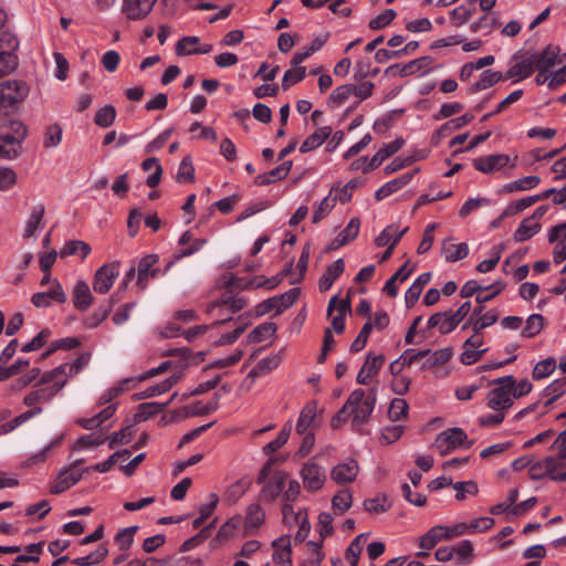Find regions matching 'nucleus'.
Listing matches in <instances>:
<instances>
[{"mask_svg":"<svg viewBox=\"0 0 566 566\" xmlns=\"http://www.w3.org/2000/svg\"><path fill=\"white\" fill-rule=\"evenodd\" d=\"M499 319V312L494 308L488 311L481 316L473 317L470 316L467 322L462 325V331L467 328H471L472 332L482 333V331L493 324H495Z\"/></svg>","mask_w":566,"mask_h":566,"instance_id":"nucleus-31","label":"nucleus"},{"mask_svg":"<svg viewBox=\"0 0 566 566\" xmlns=\"http://www.w3.org/2000/svg\"><path fill=\"white\" fill-rule=\"evenodd\" d=\"M217 409V403H203L197 401L192 405L182 407L177 415L179 417H193V416H206L213 412Z\"/></svg>","mask_w":566,"mask_h":566,"instance_id":"nucleus-50","label":"nucleus"},{"mask_svg":"<svg viewBox=\"0 0 566 566\" xmlns=\"http://www.w3.org/2000/svg\"><path fill=\"white\" fill-rule=\"evenodd\" d=\"M376 389H371L368 396H366L365 390L361 388L353 390L345 405L332 418V427L336 429L352 418V427L360 431L361 427L369 421L376 406Z\"/></svg>","mask_w":566,"mask_h":566,"instance_id":"nucleus-1","label":"nucleus"},{"mask_svg":"<svg viewBox=\"0 0 566 566\" xmlns=\"http://www.w3.org/2000/svg\"><path fill=\"white\" fill-rule=\"evenodd\" d=\"M441 541H447L444 525H436L419 538V547L430 551Z\"/></svg>","mask_w":566,"mask_h":566,"instance_id":"nucleus-40","label":"nucleus"},{"mask_svg":"<svg viewBox=\"0 0 566 566\" xmlns=\"http://www.w3.org/2000/svg\"><path fill=\"white\" fill-rule=\"evenodd\" d=\"M176 180L179 184L192 182L195 180V167L190 156H186L181 160L176 175Z\"/></svg>","mask_w":566,"mask_h":566,"instance_id":"nucleus-63","label":"nucleus"},{"mask_svg":"<svg viewBox=\"0 0 566 566\" xmlns=\"http://www.w3.org/2000/svg\"><path fill=\"white\" fill-rule=\"evenodd\" d=\"M332 133L333 128L331 126L319 127L305 138L300 147V151L305 154L318 148L332 135Z\"/></svg>","mask_w":566,"mask_h":566,"instance_id":"nucleus-34","label":"nucleus"},{"mask_svg":"<svg viewBox=\"0 0 566 566\" xmlns=\"http://www.w3.org/2000/svg\"><path fill=\"white\" fill-rule=\"evenodd\" d=\"M322 547L323 539H319L318 542H308V556L303 560L302 566H321V563L324 559Z\"/></svg>","mask_w":566,"mask_h":566,"instance_id":"nucleus-54","label":"nucleus"},{"mask_svg":"<svg viewBox=\"0 0 566 566\" xmlns=\"http://www.w3.org/2000/svg\"><path fill=\"white\" fill-rule=\"evenodd\" d=\"M273 560L280 566H292V547L289 536H281L272 543Z\"/></svg>","mask_w":566,"mask_h":566,"instance_id":"nucleus-30","label":"nucleus"},{"mask_svg":"<svg viewBox=\"0 0 566 566\" xmlns=\"http://www.w3.org/2000/svg\"><path fill=\"white\" fill-rule=\"evenodd\" d=\"M494 384L497 386L491 389L486 396L488 407L505 412L513 405L512 390L515 379L513 376H504L495 379Z\"/></svg>","mask_w":566,"mask_h":566,"instance_id":"nucleus-5","label":"nucleus"},{"mask_svg":"<svg viewBox=\"0 0 566 566\" xmlns=\"http://www.w3.org/2000/svg\"><path fill=\"white\" fill-rule=\"evenodd\" d=\"M533 62L535 70L547 71L556 64H563V60L559 59V48L548 45L541 52H533Z\"/></svg>","mask_w":566,"mask_h":566,"instance_id":"nucleus-25","label":"nucleus"},{"mask_svg":"<svg viewBox=\"0 0 566 566\" xmlns=\"http://www.w3.org/2000/svg\"><path fill=\"white\" fill-rule=\"evenodd\" d=\"M544 327V317L541 314H532L526 319V325L522 331V336L531 338L541 333Z\"/></svg>","mask_w":566,"mask_h":566,"instance_id":"nucleus-60","label":"nucleus"},{"mask_svg":"<svg viewBox=\"0 0 566 566\" xmlns=\"http://www.w3.org/2000/svg\"><path fill=\"white\" fill-rule=\"evenodd\" d=\"M386 357L382 354L368 353L366 359L357 374L356 381L360 385H368L369 381L378 375Z\"/></svg>","mask_w":566,"mask_h":566,"instance_id":"nucleus-18","label":"nucleus"},{"mask_svg":"<svg viewBox=\"0 0 566 566\" xmlns=\"http://www.w3.org/2000/svg\"><path fill=\"white\" fill-rule=\"evenodd\" d=\"M452 349L450 347L440 348L434 352L430 349L419 350V355H422L421 360L422 369H430L434 366H440L448 363L452 357Z\"/></svg>","mask_w":566,"mask_h":566,"instance_id":"nucleus-27","label":"nucleus"},{"mask_svg":"<svg viewBox=\"0 0 566 566\" xmlns=\"http://www.w3.org/2000/svg\"><path fill=\"white\" fill-rule=\"evenodd\" d=\"M29 94V86L25 82L10 80L0 83V98L8 102V105L18 106Z\"/></svg>","mask_w":566,"mask_h":566,"instance_id":"nucleus-15","label":"nucleus"},{"mask_svg":"<svg viewBox=\"0 0 566 566\" xmlns=\"http://www.w3.org/2000/svg\"><path fill=\"white\" fill-rule=\"evenodd\" d=\"M442 253L448 262H457L468 256L469 245L467 243H453L450 239H447L442 243Z\"/></svg>","mask_w":566,"mask_h":566,"instance_id":"nucleus-37","label":"nucleus"},{"mask_svg":"<svg viewBox=\"0 0 566 566\" xmlns=\"http://www.w3.org/2000/svg\"><path fill=\"white\" fill-rule=\"evenodd\" d=\"M484 346V340L481 333H474L464 340L462 344V353L460 355V361L463 365H473L479 361L483 355L488 352V347Z\"/></svg>","mask_w":566,"mask_h":566,"instance_id":"nucleus-13","label":"nucleus"},{"mask_svg":"<svg viewBox=\"0 0 566 566\" xmlns=\"http://www.w3.org/2000/svg\"><path fill=\"white\" fill-rule=\"evenodd\" d=\"M290 432H291V424H289V423L284 424V427L281 429V431L277 433L276 438L263 447V452L265 454H270V453L275 452L279 449H281L287 442Z\"/></svg>","mask_w":566,"mask_h":566,"instance_id":"nucleus-64","label":"nucleus"},{"mask_svg":"<svg viewBox=\"0 0 566 566\" xmlns=\"http://www.w3.org/2000/svg\"><path fill=\"white\" fill-rule=\"evenodd\" d=\"M252 484L251 479L243 478L228 486L223 493V501L228 504H234L244 495Z\"/></svg>","mask_w":566,"mask_h":566,"instance_id":"nucleus-38","label":"nucleus"},{"mask_svg":"<svg viewBox=\"0 0 566 566\" xmlns=\"http://www.w3.org/2000/svg\"><path fill=\"white\" fill-rule=\"evenodd\" d=\"M157 0H124L123 13L128 20L145 19L153 10Z\"/></svg>","mask_w":566,"mask_h":566,"instance_id":"nucleus-21","label":"nucleus"},{"mask_svg":"<svg viewBox=\"0 0 566 566\" xmlns=\"http://www.w3.org/2000/svg\"><path fill=\"white\" fill-rule=\"evenodd\" d=\"M73 306L81 311L86 312L94 303V296L90 285L84 280L75 282L72 291Z\"/></svg>","mask_w":566,"mask_h":566,"instance_id":"nucleus-24","label":"nucleus"},{"mask_svg":"<svg viewBox=\"0 0 566 566\" xmlns=\"http://www.w3.org/2000/svg\"><path fill=\"white\" fill-rule=\"evenodd\" d=\"M468 439L467 432L461 428H450L440 432L436 439V448L442 455L462 446Z\"/></svg>","mask_w":566,"mask_h":566,"instance_id":"nucleus-14","label":"nucleus"},{"mask_svg":"<svg viewBox=\"0 0 566 566\" xmlns=\"http://www.w3.org/2000/svg\"><path fill=\"white\" fill-rule=\"evenodd\" d=\"M510 156L505 154H492L473 159V166L483 174H492L507 166Z\"/></svg>","mask_w":566,"mask_h":566,"instance_id":"nucleus-20","label":"nucleus"},{"mask_svg":"<svg viewBox=\"0 0 566 566\" xmlns=\"http://www.w3.org/2000/svg\"><path fill=\"white\" fill-rule=\"evenodd\" d=\"M551 459V463L548 464L549 469V479L556 482H565L566 481V460L557 457H548Z\"/></svg>","mask_w":566,"mask_h":566,"instance_id":"nucleus-55","label":"nucleus"},{"mask_svg":"<svg viewBox=\"0 0 566 566\" xmlns=\"http://www.w3.org/2000/svg\"><path fill=\"white\" fill-rule=\"evenodd\" d=\"M541 184V177L536 175L525 176L513 180L503 186L502 192L513 193L518 191H528L536 188Z\"/></svg>","mask_w":566,"mask_h":566,"instance_id":"nucleus-36","label":"nucleus"},{"mask_svg":"<svg viewBox=\"0 0 566 566\" xmlns=\"http://www.w3.org/2000/svg\"><path fill=\"white\" fill-rule=\"evenodd\" d=\"M428 328H438L441 335L453 332L458 324L452 316V311L438 312L432 314L428 319Z\"/></svg>","mask_w":566,"mask_h":566,"instance_id":"nucleus-28","label":"nucleus"},{"mask_svg":"<svg viewBox=\"0 0 566 566\" xmlns=\"http://www.w3.org/2000/svg\"><path fill=\"white\" fill-rule=\"evenodd\" d=\"M300 475L308 492L319 491L327 479L325 469L312 460L303 464Z\"/></svg>","mask_w":566,"mask_h":566,"instance_id":"nucleus-12","label":"nucleus"},{"mask_svg":"<svg viewBox=\"0 0 566 566\" xmlns=\"http://www.w3.org/2000/svg\"><path fill=\"white\" fill-rule=\"evenodd\" d=\"M7 14L0 9V77L11 73L17 66L13 51L18 48L17 38L6 28Z\"/></svg>","mask_w":566,"mask_h":566,"instance_id":"nucleus-3","label":"nucleus"},{"mask_svg":"<svg viewBox=\"0 0 566 566\" xmlns=\"http://www.w3.org/2000/svg\"><path fill=\"white\" fill-rule=\"evenodd\" d=\"M265 520V513L259 504H250L247 510L244 527L247 531L259 528Z\"/></svg>","mask_w":566,"mask_h":566,"instance_id":"nucleus-48","label":"nucleus"},{"mask_svg":"<svg viewBox=\"0 0 566 566\" xmlns=\"http://www.w3.org/2000/svg\"><path fill=\"white\" fill-rule=\"evenodd\" d=\"M345 270V263L343 259H337L332 264H329L324 274L321 276L318 282V287L321 292L328 291L334 282L343 274Z\"/></svg>","mask_w":566,"mask_h":566,"instance_id":"nucleus-32","label":"nucleus"},{"mask_svg":"<svg viewBox=\"0 0 566 566\" xmlns=\"http://www.w3.org/2000/svg\"><path fill=\"white\" fill-rule=\"evenodd\" d=\"M408 410H409V405L406 399L395 398L390 402L389 410H388V418L391 421H398V420L407 417Z\"/></svg>","mask_w":566,"mask_h":566,"instance_id":"nucleus-62","label":"nucleus"},{"mask_svg":"<svg viewBox=\"0 0 566 566\" xmlns=\"http://www.w3.org/2000/svg\"><path fill=\"white\" fill-rule=\"evenodd\" d=\"M119 261L106 263L98 268L93 277V290L98 294H106L119 275Z\"/></svg>","mask_w":566,"mask_h":566,"instance_id":"nucleus-10","label":"nucleus"},{"mask_svg":"<svg viewBox=\"0 0 566 566\" xmlns=\"http://www.w3.org/2000/svg\"><path fill=\"white\" fill-rule=\"evenodd\" d=\"M211 50V44H202L199 36L196 35L184 36L176 44L177 55L207 54Z\"/></svg>","mask_w":566,"mask_h":566,"instance_id":"nucleus-23","label":"nucleus"},{"mask_svg":"<svg viewBox=\"0 0 566 566\" xmlns=\"http://www.w3.org/2000/svg\"><path fill=\"white\" fill-rule=\"evenodd\" d=\"M82 463L83 460H76L70 467L62 468L51 485L50 492L60 494L75 485L82 479L83 473L91 470V468H82Z\"/></svg>","mask_w":566,"mask_h":566,"instance_id":"nucleus-7","label":"nucleus"},{"mask_svg":"<svg viewBox=\"0 0 566 566\" xmlns=\"http://www.w3.org/2000/svg\"><path fill=\"white\" fill-rule=\"evenodd\" d=\"M116 118V109L112 105H106L99 108L94 117V122L97 126L106 128L114 124Z\"/></svg>","mask_w":566,"mask_h":566,"instance_id":"nucleus-61","label":"nucleus"},{"mask_svg":"<svg viewBox=\"0 0 566 566\" xmlns=\"http://www.w3.org/2000/svg\"><path fill=\"white\" fill-rule=\"evenodd\" d=\"M367 536L365 533L359 534L348 545L345 555L350 566H357Z\"/></svg>","mask_w":566,"mask_h":566,"instance_id":"nucleus-52","label":"nucleus"},{"mask_svg":"<svg viewBox=\"0 0 566 566\" xmlns=\"http://www.w3.org/2000/svg\"><path fill=\"white\" fill-rule=\"evenodd\" d=\"M334 311H337V314L332 317V331L342 334L345 331L346 314L350 311V300H339L338 295H334L328 302L327 316H332Z\"/></svg>","mask_w":566,"mask_h":566,"instance_id":"nucleus-17","label":"nucleus"},{"mask_svg":"<svg viewBox=\"0 0 566 566\" xmlns=\"http://www.w3.org/2000/svg\"><path fill=\"white\" fill-rule=\"evenodd\" d=\"M272 464L273 460H268L260 470L259 476L256 479L258 484H263L261 496L266 501L275 500L282 493L289 480V473L285 471H275L270 476Z\"/></svg>","mask_w":566,"mask_h":566,"instance_id":"nucleus-4","label":"nucleus"},{"mask_svg":"<svg viewBox=\"0 0 566 566\" xmlns=\"http://www.w3.org/2000/svg\"><path fill=\"white\" fill-rule=\"evenodd\" d=\"M157 262L158 255L156 254H148L140 259L137 268V285L140 290L146 289L149 276L155 277L158 274L159 270L154 268Z\"/></svg>","mask_w":566,"mask_h":566,"instance_id":"nucleus-26","label":"nucleus"},{"mask_svg":"<svg viewBox=\"0 0 566 566\" xmlns=\"http://www.w3.org/2000/svg\"><path fill=\"white\" fill-rule=\"evenodd\" d=\"M91 359V354L83 353L72 363H64L59 367L46 371L42 375L39 384L44 385L53 381V379L65 378L67 381L69 378L77 375L88 363Z\"/></svg>","mask_w":566,"mask_h":566,"instance_id":"nucleus-9","label":"nucleus"},{"mask_svg":"<svg viewBox=\"0 0 566 566\" xmlns=\"http://www.w3.org/2000/svg\"><path fill=\"white\" fill-rule=\"evenodd\" d=\"M354 502L353 493L349 489H342L335 493L332 499V507L338 515L347 512Z\"/></svg>","mask_w":566,"mask_h":566,"instance_id":"nucleus-45","label":"nucleus"},{"mask_svg":"<svg viewBox=\"0 0 566 566\" xmlns=\"http://www.w3.org/2000/svg\"><path fill=\"white\" fill-rule=\"evenodd\" d=\"M552 192V190H544L541 193L518 199L506 207V209L503 211V216H511L521 212L538 202L539 200L551 198Z\"/></svg>","mask_w":566,"mask_h":566,"instance_id":"nucleus-33","label":"nucleus"},{"mask_svg":"<svg viewBox=\"0 0 566 566\" xmlns=\"http://www.w3.org/2000/svg\"><path fill=\"white\" fill-rule=\"evenodd\" d=\"M107 553H108L107 548L105 546L101 545L91 554L83 556V557L74 558L71 560V563L76 566L96 565L105 559V557L107 556Z\"/></svg>","mask_w":566,"mask_h":566,"instance_id":"nucleus-53","label":"nucleus"},{"mask_svg":"<svg viewBox=\"0 0 566 566\" xmlns=\"http://www.w3.org/2000/svg\"><path fill=\"white\" fill-rule=\"evenodd\" d=\"M53 384L45 387L33 389L23 398V403L29 408L41 407L46 403L66 385L65 378L53 379Z\"/></svg>","mask_w":566,"mask_h":566,"instance_id":"nucleus-11","label":"nucleus"},{"mask_svg":"<svg viewBox=\"0 0 566 566\" xmlns=\"http://www.w3.org/2000/svg\"><path fill=\"white\" fill-rule=\"evenodd\" d=\"M245 305H247V302L243 297L229 296V297H223L219 301H213V302L209 303L207 311L210 313L217 307L218 308L229 307V311L231 313H235V312H239L242 308H244Z\"/></svg>","mask_w":566,"mask_h":566,"instance_id":"nucleus-47","label":"nucleus"},{"mask_svg":"<svg viewBox=\"0 0 566 566\" xmlns=\"http://www.w3.org/2000/svg\"><path fill=\"white\" fill-rule=\"evenodd\" d=\"M503 78H505V75H503L502 72L485 70L482 72L480 80L469 87V93L474 94L476 92L486 90Z\"/></svg>","mask_w":566,"mask_h":566,"instance_id":"nucleus-41","label":"nucleus"},{"mask_svg":"<svg viewBox=\"0 0 566 566\" xmlns=\"http://www.w3.org/2000/svg\"><path fill=\"white\" fill-rule=\"evenodd\" d=\"M418 171H419V168H416L415 170L403 174L400 177L395 178V179L388 181L387 184H385L384 186H381L375 192L376 200H378V201L382 200V199L387 198L388 196H390L391 193L398 191L406 185H408Z\"/></svg>","mask_w":566,"mask_h":566,"instance_id":"nucleus-29","label":"nucleus"},{"mask_svg":"<svg viewBox=\"0 0 566 566\" xmlns=\"http://www.w3.org/2000/svg\"><path fill=\"white\" fill-rule=\"evenodd\" d=\"M305 75H306L305 66H292L291 69L286 70L283 75L282 88L284 91L289 90L292 85L303 81Z\"/></svg>","mask_w":566,"mask_h":566,"instance_id":"nucleus-58","label":"nucleus"},{"mask_svg":"<svg viewBox=\"0 0 566 566\" xmlns=\"http://www.w3.org/2000/svg\"><path fill=\"white\" fill-rule=\"evenodd\" d=\"M541 223L533 218H524L513 233L515 242H525L541 231Z\"/></svg>","mask_w":566,"mask_h":566,"instance_id":"nucleus-35","label":"nucleus"},{"mask_svg":"<svg viewBox=\"0 0 566 566\" xmlns=\"http://www.w3.org/2000/svg\"><path fill=\"white\" fill-rule=\"evenodd\" d=\"M360 221L352 218L344 230H342L333 242V248H339L356 239L359 233Z\"/></svg>","mask_w":566,"mask_h":566,"instance_id":"nucleus-42","label":"nucleus"},{"mask_svg":"<svg viewBox=\"0 0 566 566\" xmlns=\"http://www.w3.org/2000/svg\"><path fill=\"white\" fill-rule=\"evenodd\" d=\"M15 109V106L0 98V158H17L28 134L23 123L13 117Z\"/></svg>","mask_w":566,"mask_h":566,"instance_id":"nucleus-2","label":"nucleus"},{"mask_svg":"<svg viewBox=\"0 0 566 566\" xmlns=\"http://www.w3.org/2000/svg\"><path fill=\"white\" fill-rule=\"evenodd\" d=\"M358 472V462L349 458L331 470V479L337 484H347L355 481Z\"/></svg>","mask_w":566,"mask_h":566,"instance_id":"nucleus-19","label":"nucleus"},{"mask_svg":"<svg viewBox=\"0 0 566 566\" xmlns=\"http://www.w3.org/2000/svg\"><path fill=\"white\" fill-rule=\"evenodd\" d=\"M433 61H434V59L432 56L426 55V56H421V57L415 59L412 61H409L406 64H402L403 65L402 72L405 74V77L416 74L418 72H420L421 75L431 72Z\"/></svg>","mask_w":566,"mask_h":566,"instance_id":"nucleus-39","label":"nucleus"},{"mask_svg":"<svg viewBox=\"0 0 566 566\" xmlns=\"http://www.w3.org/2000/svg\"><path fill=\"white\" fill-rule=\"evenodd\" d=\"M505 289V283L501 280L493 282L488 286L480 285L475 280H470L463 284L460 290V295L463 298L471 297L478 293L475 301L479 304H484L492 301Z\"/></svg>","mask_w":566,"mask_h":566,"instance_id":"nucleus-8","label":"nucleus"},{"mask_svg":"<svg viewBox=\"0 0 566 566\" xmlns=\"http://www.w3.org/2000/svg\"><path fill=\"white\" fill-rule=\"evenodd\" d=\"M513 60L516 61L505 74V80L516 78L517 81L530 77L535 70L532 53L526 52L523 54L521 51L513 55Z\"/></svg>","mask_w":566,"mask_h":566,"instance_id":"nucleus-16","label":"nucleus"},{"mask_svg":"<svg viewBox=\"0 0 566 566\" xmlns=\"http://www.w3.org/2000/svg\"><path fill=\"white\" fill-rule=\"evenodd\" d=\"M403 144L405 140L401 137H398L395 140L386 144L364 166L363 172L367 174L378 168L385 159L396 154L403 146Z\"/></svg>","mask_w":566,"mask_h":566,"instance_id":"nucleus-22","label":"nucleus"},{"mask_svg":"<svg viewBox=\"0 0 566 566\" xmlns=\"http://www.w3.org/2000/svg\"><path fill=\"white\" fill-rule=\"evenodd\" d=\"M45 208L43 205H36L33 207L31 214L25 223L24 228V238H31L34 235L36 230L40 228L42 223V219L44 217Z\"/></svg>","mask_w":566,"mask_h":566,"instance_id":"nucleus-49","label":"nucleus"},{"mask_svg":"<svg viewBox=\"0 0 566 566\" xmlns=\"http://www.w3.org/2000/svg\"><path fill=\"white\" fill-rule=\"evenodd\" d=\"M81 254L82 259H85L91 253V247L81 240H71L67 241L64 245V249L60 252L62 258L67 255Z\"/></svg>","mask_w":566,"mask_h":566,"instance_id":"nucleus-56","label":"nucleus"},{"mask_svg":"<svg viewBox=\"0 0 566 566\" xmlns=\"http://www.w3.org/2000/svg\"><path fill=\"white\" fill-rule=\"evenodd\" d=\"M317 406L316 402H308L302 409L300 417L296 422L295 431L298 434H303L308 431V428L312 426L315 417H316Z\"/></svg>","mask_w":566,"mask_h":566,"instance_id":"nucleus-43","label":"nucleus"},{"mask_svg":"<svg viewBox=\"0 0 566 566\" xmlns=\"http://www.w3.org/2000/svg\"><path fill=\"white\" fill-rule=\"evenodd\" d=\"M170 401L166 402H144L138 406V412L136 413V418L138 421H146L153 416L164 411Z\"/></svg>","mask_w":566,"mask_h":566,"instance_id":"nucleus-51","label":"nucleus"},{"mask_svg":"<svg viewBox=\"0 0 566 566\" xmlns=\"http://www.w3.org/2000/svg\"><path fill=\"white\" fill-rule=\"evenodd\" d=\"M475 9L469 8L465 4H460L450 11L451 23L454 27H461L469 22L474 14Z\"/></svg>","mask_w":566,"mask_h":566,"instance_id":"nucleus-59","label":"nucleus"},{"mask_svg":"<svg viewBox=\"0 0 566 566\" xmlns=\"http://www.w3.org/2000/svg\"><path fill=\"white\" fill-rule=\"evenodd\" d=\"M390 505L391 504L389 503L388 497L385 494L371 499H366L363 503L364 509L368 513L375 514L387 512L390 509Z\"/></svg>","mask_w":566,"mask_h":566,"instance_id":"nucleus-57","label":"nucleus"},{"mask_svg":"<svg viewBox=\"0 0 566 566\" xmlns=\"http://www.w3.org/2000/svg\"><path fill=\"white\" fill-rule=\"evenodd\" d=\"M300 294L301 289L293 287L279 296L266 298L254 307L253 315L255 317H261L272 310H275V315H280L297 301Z\"/></svg>","mask_w":566,"mask_h":566,"instance_id":"nucleus-6","label":"nucleus"},{"mask_svg":"<svg viewBox=\"0 0 566 566\" xmlns=\"http://www.w3.org/2000/svg\"><path fill=\"white\" fill-rule=\"evenodd\" d=\"M142 168L145 171H148L150 169L155 170L154 174L150 175L146 179V185L150 188H156L159 185V182L161 180V175H163V166L160 165L158 158H156V157L146 158L142 163Z\"/></svg>","mask_w":566,"mask_h":566,"instance_id":"nucleus-46","label":"nucleus"},{"mask_svg":"<svg viewBox=\"0 0 566 566\" xmlns=\"http://www.w3.org/2000/svg\"><path fill=\"white\" fill-rule=\"evenodd\" d=\"M277 329V326L274 322H266L254 327L249 335L247 336L248 343H261L266 338L273 336Z\"/></svg>","mask_w":566,"mask_h":566,"instance_id":"nucleus-44","label":"nucleus"}]
</instances>
